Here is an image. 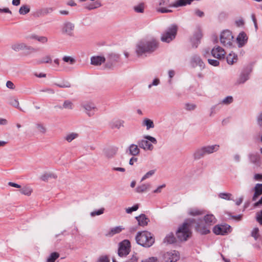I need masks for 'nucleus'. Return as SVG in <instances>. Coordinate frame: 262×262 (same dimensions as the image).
Masks as SVG:
<instances>
[{
    "label": "nucleus",
    "mask_w": 262,
    "mask_h": 262,
    "mask_svg": "<svg viewBox=\"0 0 262 262\" xmlns=\"http://www.w3.org/2000/svg\"><path fill=\"white\" fill-rule=\"evenodd\" d=\"M158 47V42L155 39L141 40L136 46V52L138 56L154 52Z\"/></svg>",
    "instance_id": "obj_1"
},
{
    "label": "nucleus",
    "mask_w": 262,
    "mask_h": 262,
    "mask_svg": "<svg viewBox=\"0 0 262 262\" xmlns=\"http://www.w3.org/2000/svg\"><path fill=\"white\" fill-rule=\"evenodd\" d=\"M137 243L144 247H150L155 242V239L151 234L146 231L139 232L136 236Z\"/></svg>",
    "instance_id": "obj_2"
},
{
    "label": "nucleus",
    "mask_w": 262,
    "mask_h": 262,
    "mask_svg": "<svg viewBox=\"0 0 262 262\" xmlns=\"http://www.w3.org/2000/svg\"><path fill=\"white\" fill-rule=\"evenodd\" d=\"M192 220H187L179 228L176 235L181 241H186L191 234L190 226Z\"/></svg>",
    "instance_id": "obj_3"
},
{
    "label": "nucleus",
    "mask_w": 262,
    "mask_h": 262,
    "mask_svg": "<svg viewBox=\"0 0 262 262\" xmlns=\"http://www.w3.org/2000/svg\"><path fill=\"white\" fill-rule=\"evenodd\" d=\"M152 143L156 144L157 143V141L155 137L149 135L143 136L142 140H140L138 141L139 147L145 150H152L154 149V146Z\"/></svg>",
    "instance_id": "obj_4"
},
{
    "label": "nucleus",
    "mask_w": 262,
    "mask_h": 262,
    "mask_svg": "<svg viewBox=\"0 0 262 262\" xmlns=\"http://www.w3.org/2000/svg\"><path fill=\"white\" fill-rule=\"evenodd\" d=\"M177 31L178 26L174 24L171 25L162 34L161 41L167 43L170 42L176 38Z\"/></svg>",
    "instance_id": "obj_5"
},
{
    "label": "nucleus",
    "mask_w": 262,
    "mask_h": 262,
    "mask_svg": "<svg viewBox=\"0 0 262 262\" xmlns=\"http://www.w3.org/2000/svg\"><path fill=\"white\" fill-rule=\"evenodd\" d=\"M233 36L229 30L223 31L220 35L221 43L225 47H230L232 45V40Z\"/></svg>",
    "instance_id": "obj_6"
},
{
    "label": "nucleus",
    "mask_w": 262,
    "mask_h": 262,
    "mask_svg": "<svg viewBox=\"0 0 262 262\" xmlns=\"http://www.w3.org/2000/svg\"><path fill=\"white\" fill-rule=\"evenodd\" d=\"M130 250V243L127 239L123 241L119 244L118 250V255L120 257L126 256Z\"/></svg>",
    "instance_id": "obj_7"
},
{
    "label": "nucleus",
    "mask_w": 262,
    "mask_h": 262,
    "mask_svg": "<svg viewBox=\"0 0 262 262\" xmlns=\"http://www.w3.org/2000/svg\"><path fill=\"white\" fill-rule=\"evenodd\" d=\"M74 24L70 21H64L61 26V33L71 37L74 36Z\"/></svg>",
    "instance_id": "obj_8"
},
{
    "label": "nucleus",
    "mask_w": 262,
    "mask_h": 262,
    "mask_svg": "<svg viewBox=\"0 0 262 262\" xmlns=\"http://www.w3.org/2000/svg\"><path fill=\"white\" fill-rule=\"evenodd\" d=\"M81 106L84 109V112L89 117L94 116L95 112L97 111L96 105L92 102L87 101L83 102Z\"/></svg>",
    "instance_id": "obj_9"
},
{
    "label": "nucleus",
    "mask_w": 262,
    "mask_h": 262,
    "mask_svg": "<svg viewBox=\"0 0 262 262\" xmlns=\"http://www.w3.org/2000/svg\"><path fill=\"white\" fill-rule=\"evenodd\" d=\"M120 55L116 53L111 52L107 54L106 56V63L105 66L107 68H111L114 64L119 61Z\"/></svg>",
    "instance_id": "obj_10"
},
{
    "label": "nucleus",
    "mask_w": 262,
    "mask_h": 262,
    "mask_svg": "<svg viewBox=\"0 0 262 262\" xmlns=\"http://www.w3.org/2000/svg\"><path fill=\"white\" fill-rule=\"evenodd\" d=\"M179 258V253L176 250L167 252L164 254V258L166 261L176 262Z\"/></svg>",
    "instance_id": "obj_11"
},
{
    "label": "nucleus",
    "mask_w": 262,
    "mask_h": 262,
    "mask_svg": "<svg viewBox=\"0 0 262 262\" xmlns=\"http://www.w3.org/2000/svg\"><path fill=\"white\" fill-rule=\"evenodd\" d=\"M230 226L228 225H219L214 227L213 231L217 235H225L230 232Z\"/></svg>",
    "instance_id": "obj_12"
},
{
    "label": "nucleus",
    "mask_w": 262,
    "mask_h": 262,
    "mask_svg": "<svg viewBox=\"0 0 262 262\" xmlns=\"http://www.w3.org/2000/svg\"><path fill=\"white\" fill-rule=\"evenodd\" d=\"M211 53L213 57L218 59L224 58L226 54L224 49L219 46H215L211 50Z\"/></svg>",
    "instance_id": "obj_13"
},
{
    "label": "nucleus",
    "mask_w": 262,
    "mask_h": 262,
    "mask_svg": "<svg viewBox=\"0 0 262 262\" xmlns=\"http://www.w3.org/2000/svg\"><path fill=\"white\" fill-rule=\"evenodd\" d=\"M159 5L161 7L157 8V11L162 13H170L172 12V11L170 9H168L164 6H167L169 7H173V6H171L172 4L170 3L169 0H160L159 3Z\"/></svg>",
    "instance_id": "obj_14"
},
{
    "label": "nucleus",
    "mask_w": 262,
    "mask_h": 262,
    "mask_svg": "<svg viewBox=\"0 0 262 262\" xmlns=\"http://www.w3.org/2000/svg\"><path fill=\"white\" fill-rule=\"evenodd\" d=\"M118 147L116 146H110L103 149V155L107 159L113 158L118 151Z\"/></svg>",
    "instance_id": "obj_15"
},
{
    "label": "nucleus",
    "mask_w": 262,
    "mask_h": 262,
    "mask_svg": "<svg viewBox=\"0 0 262 262\" xmlns=\"http://www.w3.org/2000/svg\"><path fill=\"white\" fill-rule=\"evenodd\" d=\"M236 40L238 43V47L241 48L247 43L248 37L244 32H242L237 36Z\"/></svg>",
    "instance_id": "obj_16"
},
{
    "label": "nucleus",
    "mask_w": 262,
    "mask_h": 262,
    "mask_svg": "<svg viewBox=\"0 0 262 262\" xmlns=\"http://www.w3.org/2000/svg\"><path fill=\"white\" fill-rule=\"evenodd\" d=\"M135 219L138 221L139 226L142 227L147 225L150 221L149 219L144 214H141L139 216H136Z\"/></svg>",
    "instance_id": "obj_17"
},
{
    "label": "nucleus",
    "mask_w": 262,
    "mask_h": 262,
    "mask_svg": "<svg viewBox=\"0 0 262 262\" xmlns=\"http://www.w3.org/2000/svg\"><path fill=\"white\" fill-rule=\"evenodd\" d=\"M210 226L207 224L204 225L202 223L197 224L196 230L201 234H207L210 232Z\"/></svg>",
    "instance_id": "obj_18"
},
{
    "label": "nucleus",
    "mask_w": 262,
    "mask_h": 262,
    "mask_svg": "<svg viewBox=\"0 0 262 262\" xmlns=\"http://www.w3.org/2000/svg\"><path fill=\"white\" fill-rule=\"evenodd\" d=\"M105 58L101 56H94L91 58V63L94 66H100L105 61Z\"/></svg>",
    "instance_id": "obj_19"
},
{
    "label": "nucleus",
    "mask_w": 262,
    "mask_h": 262,
    "mask_svg": "<svg viewBox=\"0 0 262 262\" xmlns=\"http://www.w3.org/2000/svg\"><path fill=\"white\" fill-rule=\"evenodd\" d=\"M191 63L193 66H199L201 69L205 68V64L199 57L196 55H194L192 57Z\"/></svg>",
    "instance_id": "obj_20"
},
{
    "label": "nucleus",
    "mask_w": 262,
    "mask_h": 262,
    "mask_svg": "<svg viewBox=\"0 0 262 262\" xmlns=\"http://www.w3.org/2000/svg\"><path fill=\"white\" fill-rule=\"evenodd\" d=\"M206 155H210L217 151L219 149L220 146L217 144L207 145L203 146Z\"/></svg>",
    "instance_id": "obj_21"
},
{
    "label": "nucleus",
    "mask_w": 262,
    "mask_h": 262,
    "mask_svg": "<svg viewBox=\"0 0 262 262\" xmlns=\"http://www.w3.org/2000/svg\"><path fill=\"white\" fill-rule=\"evenodd\" d=\"M139 148L138 144H132L128 147L127 151H128L129 155L136 156L140 154V150Z\"/></svg>",
    "instance_id": "obj_22"
},
{
    "label": "nucleus",
    "mask_w": 262,
    "mask_h": 262,
    "mask_svg": "<svg viewBox=\"0 0 262 262\" xmlns=\"http://www.w3.org/2000/svg\"><path fill=\"white\" fill-rule=\"evenodd\" d=\"M11 48L16 52L24 50H29V48L23 42H17L12 45Z\"/></svg>",
    "instance_id": "obj_23"
},
{
    "label": "nucleus",
    "mask_w": 262,
    "mask_h": 262,
    "mask_svg": "<svg viewBox=\"0 0 262 262\" xmlns=\"http://www.w3.org/2000/svg\"><path fill=\"white\" fill-rule=\"evenodd\" d=\"M250 161L256 166L260 164V156L258 154H250L248 156Z\"/></svg>",
    "instance_id": "obj_24"
},
{
    "label": "nucleus",
    "mask_w": 262,
    "mask_h": 262,
    "mask_svg": "<svg viewBox=\"0 0 262 262\" xmlns=\"http://www.w3.org/2000/svg\"><path fill=\"white\" fill-rule=\"evenodd\" d=\"M262 194V184H256L254 187V193L252 197L253 201H256Z\"/></svg>",
    "instance_id": "obj_25"
},
{
    "label": "nucleus",
    "mask_w": 262,
    "mask_h": 262,
    "mask_svg": "<svg viewBox=\"0 0 262 262\" xmlns=\"http://www.w3.org/2000/svg\"><path fill=\"white\" fill-rule=\"evenodd\" d=\"M205 223L207 226H211L216 223V219L212 214H207L204 218Z\"/></svg>",
    "instance_id": "obj_26"
},
{
    "label": "nucleus",
    "mask_w": 262,
    "mask_h": 262,
    "mask_svg": "<svg viewBox=\"0 0 262 262\" xmlns=\"http://www.w3.org/2000/svg\"><path fill=\"white\" fill-rule=\"evenodd\" d=\"M206 155V153L203 147L196 149L193 153V156L194 159L199 160L203 158Z\"/></svg>",
    "instance_id": "obj_27"
},
{
    "label": "nucleus",
    "mask_w": 262,
    "mask_h": 262,
    "mask_svg": "<svg viewBox=\"0 0 262 262\" xmlns=\"http://www.w3.org/2000/svg\"><path fill=\"white\" fill-rule=\"evenodd\" d=\"M227 62L229 64L232 65L237 61V56L235 53L231 52L226 57Z\"/></svg>",
    "instance_id": "obj_28"
},
{
    "label": "nucleus",
    "mask_w": 262,
    "mask_h": 262,
    "mask_svg": "<svg viewBox=\"0 0 262 262\" xmlns=\"http://www.w3.org/2000/svg\"><path fill=\"white\" fill-rule=\"evenodd\" d=\"M142 125L145 126L147 130L150 128H153L155 127L152 120L148 118H144L142 121Z\"/></svg>",
    "instance_id": "obj_29"
},
{
    "label": "nucleus",
    "mask_w": 262,
    "mask_h": 262,
    "mask_svg": "<svg viewBox=\"0 0 262 262\" xmlns=\"http://www.w3.org/2000/svg\"><path fill=\"white\" fill-rule=\"evenodd\" d=\"M191 3L192 0H177L171 6H173V7H181L190 4Z\"/></svg>",
    "instance_id": "obj_30"
},
{
    "label": "nucleus",
    "mask_w": 262,
    "mask_h": 262,
    "mask_svg": "<svg viewBox=\"0 0 262 262\" xmlns=\"http://www.w3.org/2000/svg\"><path fill=\"white\" fill-rule=\"evenodd\" d=\"M150 187L149 183L142 184L141 185L138 186L136 188V191L138 193H142L147 190Z\"/></svg>",
    "instance_id": "obj_31"
},
{
    "label": "nucleus",
    "mask_w": 262,
    "mask_h": 262,
    "mask_svg": "<svg viewBox=\"0 0 262 262\" xmlns=\"http://www.w3.org/2000/svg\"><path fill=\"white\" fill-rule=\"evenodd\" d=\"M102 6L101 3L99 1H95L94 3L90 4L89 5H85L84 8L89 10H91L100 7Z\"/></svg>",
    "instance_id": "obj_32"
},
{
    "label": "nucleus",
    "mask_w": 262,
    "mask_h": 262,
    "mask_svg": "<svg viewBox=\"0 0 262 262\" xmlns=\"http://www.w3.org/2000/svg\"><path fill=\"white\" fill-rule=\"evenodd\" d=\"M123 229H124V228L121 226L115 227L111 229L107 235L112 236L116 234L121 232Z\"/></svg>",
    "instance_id": "obj_33"
},
{
    "label": "nucleus",
    "mask_w": 262,
    "mask_h": 262,
    "mask_svg": "<svg viewBox=\"0 0 262 262\" xmlns=\"http://www.w3.org/2000/svg\"><path fill=\"white\" fill-rule=\"evenodd\" d=\"M52 62V59L49 55L45 56L42 58L38 59L36 61V63L38 64L42 63H51Z\"/></svg>",
    "instance_id": "obj_34"
},
{
    "label": "nucleus",
    "mask_w": 262,
    "mask_h": 262,
    "mask_svg": "<svg viewBox=\"0 0 262 262\" xmlns=\"http://www.w3.org/2000/svg\"><path fill=\"white\" fill-rule=\"evenodd\" d=\"M79 136V135L76 133H71L70 134H67L64 139L68 142H72L73 140L76 139Z\"/></svg>",
    "instance_id": "obj_35"
},
{
    "label": "nucleus",
    "mask_w": 262,
    "mask_h": 262,
    "mask_svg": "<svg viewBox=\"0 0 262 262\" xmlns=\"http://www.w3.org/2000/svg\"><path fill=\"white\" fill-rule=\"evenodd\" d=\"M175 237L172 233L168 234L164 239V242L167 244H172L175 242Z\"/></svg>",
    "instance_id": "obj_36"
},
{
    "label": "nucleus",
    "mask_w": 262,
    "mask_h": 262,
    "mask_svg": "<svg viewBox=\"0 0 262 262\" xmlns=\"http://www.w3.org/2000/svg\"><path fill=\"white\" fill-rule=\"evenodd\" d=\"M30 11V7L28 5H23L19 10V13L21 15H25L29 13Z\"/></svg>",
    "instance_id": "obj_37"
},
{
    "label": "nucleus",
    "mask_w": 262,
    "mask_h": 262,
    "mask_svg": "<svg viewBox=\"0 0 262 262\" xmlns=\"http://www.w3.org/2000/svg\"><path fill=\"white\" fill-rule=\"evenodd\" d=\"M134 10L137 13H143L144 10V4L141 3L134 7Z\"/></svg>",
    "instance_id": "obj_38"
},
{
    "label": "nucleus",
    "mask_w": 262,
    "mask_h": 262,
    "mask_svg": "<svg viewBox=\"0 0 262 262\" xmlns=\"http://www.w3.org/2000/svg\"><path fill=\"white\" fill-rule=\"evenodd\" d=\"M188 214L191 215L195 216L202 214L203 211L197 208H190L188 210Z\"/></svg>",
    "instance_id": "obj_39"
},
{
    "label": "nucleus",
    "mask_w": 262,
    "mask_h": 262,
    "mask_svg": "<svg viewBox=\"0 0 262 262\" xmlns=\"http://www.w3.org/2000/svg\"><path fill=\"white\" fill-rule=\"evenodd\" d=\"M59 257L57 252L52 253L47 259V262H55V260Z\"/></svg>",
    "instance_id": "obj_40"
},
{
    "label": "nucleus",
    "mask_w": 262,
    "mask_h": 262,
    "mask_svg": "<svg viewBox=\"0 0 262 262\" xmlns=\"http://www.w3.org/2000/svg\"><path fill=\"white\" fill-rule=\"evenodd\" d=\"M20 191L21 193L29 196L31 195L32 192V189L29 186H25L20 190Z\"/></svg>",
    "instance_id": "obj_41"
},
{
    "label": "nucleus",
    "mask_w": 262,
    "mask_h": 262,
    "mask_svg": "<svg viewBox=\"0 0 262 262\" xmlns=\"http://www.w3.org/2000/svg\"><path fill=\"white\" fill-rule=\"evenodd\" d=\"M59 108H63L65 109L72 110L73 108V104L71 101L67 100H66L64 101L63 105H62V107L60 106Z\"/></svg>",
    "instance_id": "obj_42"
},
{
    "label": "nucleus",
    "mask_w": 262,
    "mask_h": 262,
    "mask_svg": "<svg viewBox=\"0 0 262 262\" xmlns=\"http://www.w3.org/2000/svg\"><path fill=\"white\" fill-rule=\"evenodd\" d=\"M62 60L64 62L68 63L71 65H73L76 62L75 58L69 56H64L62 58Z\"/></svg>",
    "instance_id": "obj_43"
},
{
    "label": "nucleus",
    "mask_w": 262,
    "mask_h": 262,
    "mask_svg": "<svg viewBox=\"0 0 262 262\" xmlns=\"http://www.w3.org/2000/svg\"><path fill=\"white\" fill-rule=\"evenodd\" d=\"M232 194L226 192L220 193L219 194L220 198L226 200H232Z\"/></svg>",
    "instance_id": "obj_44"
},
{
    "label": "nucleus",
    "mask_w": 262,
    "mask_h": 262,
    "mask_svg": "<svg viewBox=\"0 0 262 262\" xmlns=\"http://www.w3.org/2000/svg\"><path fill=\"white\" fill-rule=\"evenodd\" d=\"M36 127L38 131L41 134H45L47 132V128L43 124L37 123L36 124Z\"/></svg>",
    "instance_id": "obj_45"
},
{
    "label": "nucleus",
    "mask_w": 262,
    "mask_h": 262,
    "mask_svg": "<svg viewBox=\"0 0 262 262\" xmlns=\"http://www.w3.org/2000/svg\"><path fill=\"white\" fill-rule=\"evenodd\" d=\"M55 85L60 88H69L71 86V83L67 81H64L60 83H55Z\"/></svg>",
    "instance_id": "obj_46"
},
{
    "label": "nucleus",
    "mask_w": 262,
    "mask_h": 262,
    "mask_svg": "<svg viewBox=\"0 0 262 262\" xmlns=\"http://www.w3.org/2000/svg\"><path fill=\"white\" fill-rule=\"evenodd\" d=\"M155 172H156L155 169H152V170H149L147 173H146L145 174H144L143 176V177L142 178V179L141 180V181H143L145 180L146 179L149 178L150 177H151L155 174Z\"/></svg>",
    "instance_id": "obj_47"
},
{
    "label": "nucleus",
    "mask_w": 262,
    "mask_h": 262,
    "mask_svg": "<svg viewBox=\"0 0 262 262\" xmlns=\"http://www.w3.org/2000/svg\"><path fill=\"white\" fill-rule=\"evenodd\" d=\"M124 123V122L123 120H117L113 123V124L112 126V127L113 128H116L119 129L121 127L123 126Z\"/></svg>",
    "instance_id": "obj_48"
},
{
    "label": "nucleus",
    "mask_w": 262,
    "mask_h": 262,
    "mask_svg": "<svg viewBox=\"0 0 262 262\" xmlns=\"http://www.w3.org/2000/svg\"><path fill=\"white\" fill-rule=\"evenodd\" d=\"M232 101H233L232 97L229 96H227V97H225V98H224L222 100L221 103L228 105V104L231 103L232 102Z\"/></svg>",
    "instance_id": "obj_49"
},
{
    "label": "nucleus",
    "mask_w": 262,
    "mask_h": 262,
    "mask_svg": "<svg viewBox=\"0 0 262 262\" xmlns=\"http://www.w3.org/2000/svg\"><path fill=\"white\" fill-rule=\"evenodd\" d=\"M104 208H101L100 209L91 212V216L94 217L96 215H99L103 213Z\"/></svg>",
    "instance_id": "obj_50"
},
{
    "label": "nucleus",
    "mask_w": 262,
    "mask_h": 262,
    "mask_svg": "<svg viewBox=\"0 0 262 262\" xmlns=\"http://www.w3.org/2000/svg\"><path fill=\"white\" fill-rule=\"evenodd\" d=\"M139 208V205L136 204L133 206L132 207H128L127 208H126L125 211L127 213H131L133 211H135L137 210Z\"/></svg>",
    "instance_id": "obj_51"
},
{
    "label": "nucleus",
    "mask_w": 262,
    "mask_h": 262,
    "mask_svg": "<svg viewBox=\"0 0 262 262\" xmlns=\"http://www.w3.org/2000/svg\"><path fill=\"white\" fill-rule=\"evenodd\" d=\"M196 108V105L193 103H186L185 104V108L187 111H193Z\"/></svg>",
    "instance_id": "obj_52"
},
{
    "label": "nucleus",
    "mask_w": 262,
    "mask_h": 262,
    "mask_svg": "<svg viewBox=\"0 0 262 262\" xmlns=\"http://www.w3.org/2000/svg\"><path fill=\"white\" fill-rule=\"evenodd\" d=\"M138 258H139L137 256V254L135 253L129 259L127 260L125 262H138Z\"/></svg>",
    "instance_id": "obj_53"
},
{
    "label": "nucleus",
    "mask_w": 262,
    "mask_h": 262,
    "mask_svg": "<svg viewBox=\"0 0 262 262\" xmlns=\"http://www.w3.org/2000/svg\"><path fill=\"white\" fill-rule=\"evenodd\" d=\"M208 63L211 66L216 67L219 65L220 62L216 59H208Z\"/></svg>",
    "instance_id": "obj_54"
},
{
    "label": "nucleus",
    "mask_w": 262,
    "mask_h": 262,
    "mask_svg": "<svg viewBox=\"0 0 262 262\" xmlns=\"http://www.w3.org/2000/svg\"><path fill=\"white\" fill-rule=\"evenodd\" d=\"M258 232L259 229L257 228H254L251 233V235L255 238V239H257L258 236Z\"/></svg>",
    "instance_id": "obj_55"
},
{
    "label": "nucleus",
    "mask_w": 262,
    "mask_h": 262,
    "mask_svg": "<svg viewBox=\"0 0 262 262\" xmlns=\"http://www.w3.org/2000/svg\"><path fill=\"white\" fill-rule=\"evenodd\" d=\"M256 218V221L259 223V224L262 225V210L257 212Z\"/></svg>",
    "instance_id": "obj_56"
},
{
    "label": "nucleus",
    "mask_w": 262,
    "mask_h": 262,
    "mask_svg": "<svg viewBox=\"0 0 262 262\" xmlns=\"http://www.w3.org/2000/svg\"><path fill=\"white\" fill-rule=\"evenodd\" d=\"M141 262H159L157 257H151L142 260Z\"/></svg>",
    "instance_id": "obj_57"
},
{
    "label": "nucleus",
    "mask_w": 262,
    "mask_h": 262,
    "mask_svg": "<svg viewBox=\"0 0 262 262\" xmlns=\"http://www.w3.org/2000/svg\"><path fill=\"white\" fill-rule=\"evenodd\" d=\"M160 83V80L158 78H155L152 82L150 84H149L148 86V88L149 89H150L151 88V86H157Z\"/></svg>",
    "instance_id": "obj_58"
},
{
    "label": "nucleus",
    "mask_w": 262,
    "mask_h": 262,
    "mask_svg": "<svg viewBox=\"0 0 262 262\" xmlns=\"http://www.w3.org/2000/svg\"><path fill=\"white\" fill-rule=\"evenodd\" d=\"M248 79V74H243L241 75L239 81L241 83L245 82Z\"/></svg>",
    "instance_id": "obj_59"
},
{
    "label": "nucleus",
    "mask_w": 262,
    "mask_h": 262,
    "mask_svg": "<svg viewBox=\"0 0 262 262\" xmlns=\"http://www.w3.org/2000/svg\"><path fill=\"white\" fill-rule=\"evenodd\" d=\"M36 40L42 43H45L48 41V38L45 36H38V37H36Z\"/></svg>",
    "instance_id": "obj_60"
},
{
    "label": "nucleus",
    "mask_w": 262,
    "mask_h": 262,
    "mask_svg": "<svg viewBox=\"0 0 262 262\" xmlns=\"http://www.w3.org/2000/svg\"><path fill=\"white\" fill-rule=\"evenodd\" d=\"M202 33L200 31H198L194 35V39L199 40L202 38Z\"/></svg>",
    "instance_id": "obj_61"
},
{
    "label": "nucleus",
    "mask_w": 262,
    "mask_h": 262,
    "mask_svg": "<svg viewBox=\"0 0 262 262\" xmlns=\"http://www.w3.org/2000/svg\"><path fill=\"white\" fill-rule=\"evenodd\" d=\"M6 86L11 90H13L15 88L13 83L11 81H8L6 83Z\"/></svg>",
    "instance_id": "obj_62"
},
{
    "label": "nucleus",
    "mask_w": 262,
    "mask_h": 262,
    "mask_svg": "<svg viewBox=\"0 0 262 262\" xmlns=\"http://www.w3.org/2000/svg\"><path fill=\"white\" fill-rule=\"evenodd\" d=\"M165 184L161 185L158 187V188L154 191V193H160L162 191V189L165 187Z\"/></svg>",
    "instance_id": "obj_63"
},
{
    "label": "nucleus",
    "mask_w": 262,
    "mask_h": 262,
    "mask_svg": "<svg viewBox=\"0 0 262 262\" xmlns=\"http://www.w3.org/2000/svg\"><path fill=\"white\" fill-rule=\"evenodd\" d=\"M97 262H110V260L106 256H102L98 259Z\"/></svg>",
    "instance_id": "obj_64"
}]
</instances>
